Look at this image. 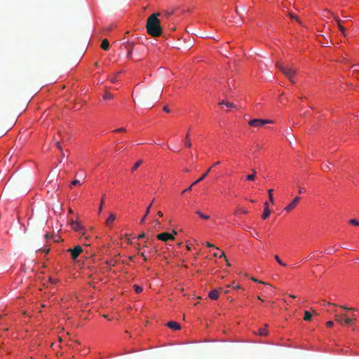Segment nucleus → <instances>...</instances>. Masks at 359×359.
I'll list each match as a JSON object with an SVG mask.
<instances>
[{"label": "nucleus", "instance_id": "5", "mask_svg": "<svg viewBox=\"0 0 359 359\" xmlns=\"http://www.w3.org/2000/svg\"><path fill=\"white\" fill-rule=\"evenodd\" d=\"M273 121L269 119H262V118H255L250 120L248 121V125L251 127L255 128H260L262 127L265 124L273 123Z\"/></svg>", "mask_w": 359, "mask_h": 359}, {"label": "nucleus", "instance_id": "39", "mask_svg": "<svg viewBox=\"0 0 359 359\" xmlns=\"http://www.w3.org/2000/svg\"><path fill=\"white\" fill-rule=\"evenodd\" d=\"M194 185V184H193V183H192V184H191V186H189L188 188H187L186 189H184V190L183 191V192H182V193L184 194V192H186V191H191V189H192V187H193Z\"/></svg>", "mask_w": 359, "mask_h": 359}, {"label": "nucleus", "instance_id": "18", "mask_svg": "<svg viewBox=\"0 0 359 359\" xmlns=\"http://www.w3.org/2000/svg\"><path fill=\"white\" fill-rule=\"evenodd\" d=\"M109 43L108 40L107 39H103L101 43V48L103 50H107L109 48Z\"/></svg>", "mask_w": 359, "mask_h": 359}, {"label": "nucleus", "instance_id": "50", "mask_svg": "<svg viewBox=\"0 0 359 359\" xmlns=\"http://www.w3.org/2000/svg\"><path fill=\"white\" fill-rule=\"evenodd\" d=\"M219 164H220V161H217V162H216V163L212 165V167H213V166H215V165H219Z\"/></svg>", "mask_w": 359, "mask_h": 359}, {"label": "nucleus", "instance_id": "24", "mask_svg": "<svg viewBox=\"0 0 359 359\" xmlns=\"http://www.w3.org/2000/svg\"><path fill=\"white\" fill-rule=\"evenodd\" d=\"M184 144H185V146L187 147H191V140L189 138V133H187L186 135Z\"/></svg>", "mask_w": 359, "mask_h": 359}, {"label": "nucleus", "instance_id": "49", "mask_svg": "<svg viewBox=\"0 0 359 359\" xmlns=\"http://www.w3.org/2000/svg\"><path fill=\"white\" fill-rule=\"evenodd\" d=\"M339 29L341 32H344V29L342 26H341L340 25H339Z\"/></svg>", "mask_w": 359, "mask_h": 359}, {"label": "nucleus", "instance_id": "44", "mask_svg": "<svg viewBox=\"0 0 359 359\" xmlns=\"http://www.w3.org/2000/svg\"><path fill=\"white\" fill-rule=\"evenodd\" d=\"M56 145H57V147L59 149H61V144H60V142H56Z\"/></svg>", "mask_w": 359, "mask_h": 359}, {"label": "nucleus", "instance_id": "25", "mask_svg": "<svg viewBox=\"0 0 359 359\" xmlns=\"http://www.w3.org/2000/svg\"><path fill=\"white\" fill-rule=\"evenodd\" d=\"M275 259L276 262L283 266H286V264L281 261L280 257L278 255H275Z\"/></svg>", "mask_w": 359, "mask_h": 359}, {"label": "nucleus", "instance_id": "51", "mask_svg": "<svg viewBox=\"0 0 359 359\" xmlns=\"http://www.w3.org/2000/svg\"><path fill=\"white\" fill-rule=\"evenodd\" d=\"M228 292H229V290H224V293H225V294H227Z\"/></svg>", "mask_w": 359, "mask_h": 359}, {"label": "nucleus", "instance_id": "26", "mask_svg": "<svg viewBox=\"0 0 359 359\" xmlns=\"http://www.w3.org/2000/svg\"><path fill=\"white\" fill-rule=\"evenodd\" d=\"M226 287H232L233 289H235V290H238V289H241V288L240 285H238V284L235 285L234 283H233L231 285H226Z\"/></svg>", "mask_w": 359, "mask_h": 359}, {"label": "nucleus", "instance_id": "47", "mask_svg": "<svg viewBox=\"0 0 359 359\" xmlns=\"http://www.w3.org/2000/svg\"><path fill=\"white\" fill-rule=\"evenodd\" d=\"M102 204H103V201H102L101 205H100V208H99V212H101V211H102Z\"/></svg>", "mask_w": 359, "mask_h": 359}, {"label": "nucleus", "instance_id": "42", "mask_svg": "<svg viewBox=\"0 0 359 359\" xmlns=\"http://www.w3.org/2000/svg\"><path fill=\"white\" fill-rule=\"evenodd\" d=\"M239 211L241 212V213H243V214H246L248 212V211L246 210H244V209H240Z\"/></svg>", "mask_w": 359, "mask_h": 359}, {"label": "nucleus", "instance_id": "6", "mask_svg": "<svg viewBox=\"0 0 359 359\" xmlns=\"http://www.w3.org/2000/svg\"><path fill=\"white\" fill-rule=\"evenodd\" d=\"M264 287L259 288L258 290H261L262 292V295L266 297H273L275 295V289L269 284L265 283Z\"/></svg>", "mask_w": 359, "mask_h": 359}, {"label": "nucleus", "instance_id": "21", "mask_svg": "<svg viewBox=\"0 0 359 359\" xmlns=\"http://www.w3.org/2000/svg\"><path fill=\"white\" fill-rule=\"evenodd\" d=\"M268 194H269L268 200H269V201H268L269 203H273V189H269L268 190Z\"/></svg>", "mask_w": 359, "mask_h": 359}, {"label": "nucleus", "instance_id": "9", "mask_svg": "<svg viewBox=\"0 0 359 359\" xmlns=\"http://www.w3.org/2000/svg\"><path fill=\"white\" fill-rule=\"evenodd\" d=\"M157 250L154 248H148L139 252V254L142 257L144 262L147 261L153 255L154 252H156Z\"/></svg>", "mask_w": 359, "mask_h": 359}, {"label": "nucleus", "instance_id": "27", "mask_svg": "<svg viewBox=\"0 0 359 359\" xmlns=\"http://www.w3.org/2000/svg\"><path fill=\"white\" fill-rule=\"evenodd\" d=\"M348 223L354 226H359V221L355 219H350L348 221Z\"/></svg>", "mask_w": 359, "mask_h": 359}, {"label": "nucleus", "instance_id": "20", "mask_svg": "<svg viewBox=\"0 0 359 359\" xmlns=\"http://www.w3.org/2000/svg\"><path fill=\"white\" fill-rule=\"evenodd\" d=\"M113 95L109 93V92H105L103 95H102V98L104 100H109L113 98Z\"/></svg>", "mask_w": 359, "mask_h": 359}, {"label": "nucleus", "instance_id": "45", "mask_svg": "<svg viewBox=\"0 0 359 359\" xmlns=\"http://www.w3.org/2000/svg\"><path fill=\"white\" fill-rule=\"evenodd\" d=\"M163 111H166V112H169V111H169V109H168V107L167 106H165V107H163Z\"/></svg>", "mask_w": 359, "mask_h": 359}, {"label": "nucleus", "instance_id": "4", "mask_svg": "<svg viewBox=\"0 0 359 359\" xmlns=\"http://www.w3.org/2000/svg\"><path fill=\"white\" fill-rule=\"evenodd\" d=\"M280 69L281 72L292 82H294V77L295 76L296 72L295 70L287 65H281L280 66Z\"/></svg>", "mask_w": 359, "mask_h": 359}, {"label": "nucleus", "instance_id": "28", "mask_svg": "<svg viewBox=\"0 0 359 359\" xmlns=\"http://www.w3.org/2000/svg\"><path fill=\"white\" fill-rule=\"evenodd\" d=\"M255 178V172H254L252 174H250L246 176V179L250 181L254 180Z\"/></svg>", "mask_w": 359, "mask_h": 359}, {"label": "nucleus", "instance_id": "23", "mask_svg": "<svg viewBox=\"0 0 359 359\" xmlns=\"http://www.w3.org/2000/svg\"><path fill=\"white\" fill-rule=\"evenodd\" d=\"M311 313L309 311H305L304 320L306 321H309L311 319Z\"/></svg>", "mask_w": 359, "mask_h": 359}, {"label": "nucleus", "instance_id": "1", "mask_svg": "<svg viewBox=\"0 0 359 359\" xmlns=\"http://www.w3.org/2000/svg\"><path fill=\"white\" fill-rule=\"evenodd\" d=\"M160 15V13H154L151 15L147 19L146 28L147 33L151 36L157 37L161 36L162 33L161 22L158 19V16Z\"/></svg>", "mask_w": 359, "mask_h": 359}, {"label": "nucleus", "instance_id": "8", "mask_svg": "<svg viewBox=\"0 0 359 359\" xmlns=\"http://www.w3.org/2000/svg\"><path fill=\"white\" fill-rule=\"evenodd\" d=\"M177 233L176 231H173V233H168V232H164V233H159L156 236V238L160 240V241H174L175 240V235H176Z\"/></svg>", "mask_w": 359, "mask_h": 359}, {"label": "nucleus", "instance_id": "53", "mask_svg": "<svg viewBox=\"0 0 359 359\" xmlns=\"http://www.w3.org/2000/svg\"><path fill=\"white\" fill-rule=\"evenodd\" d=\"M143 248H147V246L146 245H143Z\"/></svg>", "mask_w": 359, "mask_h": 359}, {"label": "nucleus", "instance_id": "17", "mask_svg": "<svg viewBox=\"0 0 359 359\" xmlns=\"http://www.w3.org/2000/svg\"><path fill=\"white\" fill-rule=\"evenodd\" d=\"M219 104L224 105L227 108H234L235 107V104L233 102H231L227 100H223L222 102H219Z\"/></svg>", "mask_w": 359, "mask_h": 359}, {"label": "nucleus", "instance_id": "11", "mask_svg": "<svg viewBox=\"0 0 359 359\" xmlns=\"http://www.w3.org/2000/svg\"><path fill=\"white\" fill-rule=\"evenodd\" d=\"M300 200V198L299 196H296L292 202H290L285 208H284V211L287 212H291L292 210H294L299 201Z\"/></svg>", "mask_w": 359, "mask_h": 359}, {"label": "nucleus", "instance_id": "40", "mask_svg": "<svg viewBox=\"0 0 359 359\" xmlns=\"http://www.w3.org/2000/svg\"><path fill=\"white\" fill-rule=\"evenodd\" d=\"M144 236H145V234L143 233L138 235L137 238L142 239V238H144Z\"/></svg>", "mask_w": 359, "mask_h": 359}, {"label": "nucleus", "instance_id": "13", "mask_svg": "<svg viewBox=\"0 0 359 359\" xmlns=\"http://www.w3.org/2000/svg\"><path fill=\"white\" fill-rule=\"evenodd\" d=\"M208 297L212 300H217L219 298V290H212L209 292Z\"/></svg>", "mask_w": 359, "mask_h": 359}, {"label": "nucleus", "instance_id": "15", "mask_svg": "<svg viewBox=\"0 0 359 359\" xmlns=\"http://www.w3.org/2000/svg\"><path fill=\"white\" fill-rule=\"evenodd\" d=\"M267 325H266L265 327H261L258 330L257 334L262 337H266L268 334V330H267Z\"/></svg>", "mask_w": 359, "mask_h": 359}, {"label": "nucleus", "instance_id": "32", "mask_svg": "<svg viewBox=\"0 0 359 359\" xmlns=\"http://www.w3.org/2000/svg\"><path fill=\"white\" fill-rule=\"evenodd\" d=\"M126 129L124 127H121V128H117L114 130V133H122V132H126Z\"/></svg>", "mask_w": 359, "mask_h": 359}, {"label": "nucleus", "instance_id": "2", "mask_svg": "<svg viewBox=\"0 0 359 359\" xmlns=\"http://www.w3.org/2000/svg\"><path fill=\"white\" fill-rule=\"evenodd\" d=\"M343 309L342 312L336 316V320L339 321L341 325L345 324L348 326H352L355 324L356 316L354 313L348 314V311H353L351 307L341 306Z\"/></svg>", "mask_w": 359, "mask_h": 359}, {"label": "nucleus", "instance_id": "48", "mask_svg": "<svg viewBox=\"0 0 359 359\" xmlns=\"http://www.w3.org/2000/svg\"><path fill=\"white\" fill-rule=\"evenodd\" d=\"M158 215L159 217H163V212H162L161 211H158Z\"/></svg>", "mask_w": 359, "mask_h": 359}, {"label": "nucleus", "instance_id": "35", "mask_svg": "<svg viewBox=\"0 0 359 359\" xmlns=\"http://www.w3.org/2000/svg\"><path fill=\"white\" fill-rule=\"evenodd\" d=\"M251 280H253L254 282H256V283H261V284H265L264 282L262 281V280H259L258 279H257L255 277H252L251 278Z\"/></svg>", "mask_w": 359, "mask_h": 359}, {"label": "nucleus", "instance_id": "7", "mask_svg": "<svg viewBox=\"0 0 359 359\" xmlns=\"http://www.w3.org/2000/svg\"><path fill=\"white\" fill-rule=\"evenodd\" d=\"M67 251L70 253L72 259L75 261L83 252V248L81 245H77L74 248L67 249Z\"/></svg>", "mask_w": 359, "mask_h": 359}, {"label": "nucleus", "instance_id": "19", "mask_svg": "<svg viewBox=\"0 0 359 359\" xmlns=\"http://www.w3.org/2000/svg\"><path fill=\"white\" fill-rule=\"evenodd\" d=\"M196 213L202 219H210V216L208 215H206V214H204L202 212H201L200 210H196Z\"/></svg>", "mask_w": 359, "mask_h": 359}, {"label": "nucleus", "instance_id": "46", "mask_svg": "<svg viewBox=\"0 0 359 359\" xmlns=\"http://www.w3.org/2000/svg\"><path fill=\"white\" fill-rule=\"evenodd\" d=\"M150 208H151V205L147 209V212H146V214H145L146 215H147V214L149 213Z\"/></svg>", "mask_w": 359, "mask_h": 359}, {"label": "nucleus", "instance_id": "41", "mask_svg": "<svg viewBox=\"0 0 359 359\" xmlns=\"http://www.w3.org/2000/svg\"><path fill=\"white\" fill-rule=\"evenodd\" d=\"M147 215H145L141 219H140V224H143L145 221Z\"/></svg>", "mask_w": 359, "mask_h": 359}, {"label": "nucleus", "instance_id": "29", "mask_svg": "<svg viewBox=\"0 0 359 359\" xmlns=\"http://www.w3.org/2000/svg\"><path fill=\"white\" fill-rule=\"evenodd\" d=\"M218 257H219V258H222V257H224V258L225 259L226 262H227V266H230V264L228 262V261H227V259H226V257L225 254H224V252H219Z\"/></svg>", "mask_w": 359, "mask_h": 359}, {"label": "nucleus", "instance_id": "14", "mask_svg": "<svg viewBox=\"0 0 359 359\" xmlns=\"http://www.w3.org/2000/svg\"><path fill=\"white\" fill-rule=\"evenodd\" d=\"M168 327L174 330H178L180 329V325L175 321H170L167 324Z\"/></svg>", "mask_w": 359, "mask_h": 359}, {"label": "nucleus", "instance_id": "10", "mask_svg": "<svg viewBox=\"0 0 359 359\" xmlns=\"http://www.w3.org/2000/svg\"><path fill=\"white\" fill-rule=\"evenodd\" d=\"M116 219V214L114 212H110L109 216L105 220V225L109 229H111L113 227V224L114 223Z\"/></svg>", "mask_w": 359, "mask_h": 359}, {"label": "nucleus", "instance_id": "36", "mask_svg": "<svg viewBox=\"0 0 359 359\" xmlns=\"http://www.w3.org/2000/svg\"><path fill=\"white\" fill-rule=\"evenodd\" d=\"M203 245H205L208 248H215V245L209 242H205Z\"/></svg>", "mask_w": 359, "mask_h": 359}, {"label": "nucleus", "instance_id": "12", "mask_svg": "<svg viewBox=\"0 0 359 359\" xmlns=\"http://www.w3.org/2000/svg\"><path fill=\"white\" fill-rule=\"evenodd\" d=\"M264 205V212L262 215V217L263 219H266L270 215L271 210L269 209V203L268 201H266Z\"/></svg>", "mask_w": 359, "mask_h": 359}, {"label": "nucleus", "instance_id": "43", "mask_svg": "<svg viewBox=\"0 0 359 359\" xmlns=\"http://www.w3.org/2000/svg\"><path fill=\"white\" fill-rule=\"evenodd\" d=\"M355 70H359V65H355L353 66Z\"/></svg>", "mask_w": 359, "mask_h": 359}, {"label": "nucleus", "instance_id": "34", "mask_svg": "<svg viewBox=\"0 0 359 359\" xmlns=\"http://www.w3.org/2000/svg\"><path fill=\"white\" fill-rule=\"evenodd\" d=\"M305 191H306V189L304 187H299V188H298L299 194H302L305 193Z\"/></svg>", "mask_w": 359, "mask_h": 359}, {"label": "nucleus", "instance_id": "54", "mask_svg": "<svg viewBox=\"0 0 359 359\" xmlns=\"http://www.w3.org/2000/svg\"><path fill=\"white\" fill-rule=\"evenodd\" d=\"M128 239V243H131V242L130 241L129 238H127Z\"/></svg>", "mask_w": 359, "mask_h": 359}, {"label": "nucleus", "instance_id": "3", "mask_svg": "<svg viewBox=\"0 0 359 359\" xmlns=\"http://www.w3.org/2000/svg\"><path fill=\"white\" fill-rule=\"evenodd\" d=\"M71 229L80 235V240L83 241L86 245H90L88 241L90 236L86 233V229L83 225L78 220H71L69 222Z\"/></svg>", "mask_w": 359, "mask_h": 359}, {"label": "nucleus", "instance_id": "52", "mask_svg": "<svg viewBox=\"0 0 359 359\" xmlns=\"http://www.w3.org/2000/svg\"><path fill=\"white\" fill-rule=\"evenodd\" d=\"M257 299H259L260 301H263L259 296L257 297Z\"/></svg>", "mask_w": 359, "mask_h": 359}, {"label": "nucleus", "instance_id": "30", "mask_svg": "<svg viewBox=\"0 0 359 359\" xmlns=\"http://www.w3.org/2000/svg\"><path fill=\"white\" fill-rule=\"evenodd\" d=\"M134 289L136 293H140L142 291V287L137 285H134Z\"/></svg>", "mask_w": 359, "mask_h": 359}, {"label": "nucleus", "instance_id": "38", "mask_svg": "<svg viewBox=\"0 0 359 359\" xmlns=\"http://www.w3.org/2000/svg\"><path fill=\"white\" fill-rule=\"evenodd\" d=\"M215 250H216V251L212 253V255L215 257H218L219 249L218 248H215Z\"/></svg>", "mask_w": 359, "mask_h": 359}, {"label": "nucleus", "instance_id": "33", "mask_svg": "<svg viewBox=\"0 0 359 359\" xmlns=\"http://www.w3.org/2000/svg\"><path fill=\"white\" fill-rule=\"evenodd\" d=\"M78 184H80V181L77 180H75L71 182V187H74Z\"/></svg>", "mask_w": 359, "mask_h": 359}, {"label": "nucleus", "instance_id": "16", "mask_svg": "<svg viewBox=\"0 0 359 359\" xmlns=\"http://www.w3.org/2000/svg\"><path fill=\"white\" fill-rule=\"evenodd\" d=\"M211 169H212V167L208 168V170L203 175H201L200 178H198L196 181L193 182V184H196L199 183L200 182L203 181L205 178V177L208 175V173L210 172Z\"/></svg>", "mask_w": 359, "mask_h": 359}, {"label": "nucleus", "instance_id": "22", "mask_svg": "<svg viewBox=\"0 0 359 359\" xmlns=\"http://www.w3.org/2000/svg\"><path fill=\"white\" fill-rule=\"evenodd\" d=\"M330 167H331V163H329V162H326V163H323L322 164V167L321 168H322V169L323 170H328L330 169Z\"/></svg>", "mask_w": 359, "mask_h": 359}, {"label": "nucleus", "instance_id": "31", "mask_svg": "<svg viewBox=\"0 0 359 359\" xmlns=\"http://www.w3.org/2000/svg\"><path fill=\"white\" fill-rule=\"evenodd\" d=\"M141 163H142V161H139L136 162V163L134 164V165L133 166V168H132V170H133V171H134V170H135L136 169H137V168H138V167L140 165Z\"/></svg>", "mask_w": 359, "mask_h": 359}, {"label": "nucleus", "instance_id": "37", "mask_svg": "<svg viewBox=\"0 0 359 359\" xmlns=\"http://www.w3.org/2000/svg\"><path fill=\"white\" fill-rule=\"evenodd\" d=\"M333 325H334V323H333V322H332V321H331V320L327 321V322L326 323V326H327V327H329V328L332 327L333 326Z\"/></svg>", "mask_w": 359, "mask_h": 359}]
</instances>
